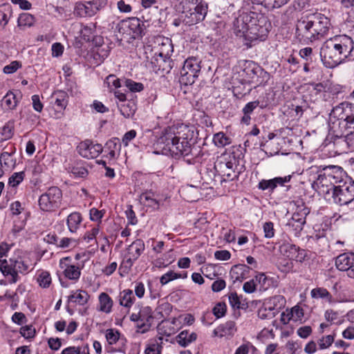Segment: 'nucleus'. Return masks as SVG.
<instances>
[{
    "instance_id": "1",
    "label": "nucleus",
    "mask_w": 354,
    "mask_h": 354,
    "mask_svg": "<svg viewBox=\"0 0 354 354\" xmlns=\"http://www.w3.org/2000/svg\"><path fill=\"white\" fill-rule=\"evenodd\" d=\"M330 120V129L339 138L337 143L354 151V104L343 102L333 107Z\"/></svg>"
},
{
    "instance_id": "2",
    "label": "nucleus",
    "mask_w": 354,
    "mask_h": 354,
    "mask_svg": "<svg viewBox=\"0 0 354 354\" xmlns=\"http://www.w3.org/2000/svg\"><path fill=\"white\" fill-rule=\"evenodd\" d=\"M320 56L324 64L330 68L354 59V41L346 35H335L322 44Z\"/></svg>"
},
{
    "instance_id": "3",
    "label": "nucleus",
    "mask_w": 354,
    "mask_h": 354,
    "mask_svg": "<svg viewBox=\"0 0 354 354\" xmlns=\"http://www.w3.org/2000/svg\"><path fill=\"white\" fill-rule=\"evenodd\" d=\"M194 131L184 124L169 127L159 138L176 158L192 155Z\"/></svg>"
},
{
    "instance_id": "4",
    "label": "nucleus",
    "mask_w": 354,
    "mask_h": 354,
    "mask_svg": "<svg viewBox=\"0 0 354 354\" xmlns=\"http://www.w3.org/2000/svg\"><path fill=\"white\" fill-rule=\"evenodd\" d=\"M270 23L264 15L254 12H243L234 22V30L236 36L249 41L262 40L267 36Z\"/></svg>"
},
{
    "instance_id": "5",
    "label": "nucleus",
    "mask_w": 354,
    "mask_h": 354,
    "mask_svg": "<svg viewBox=\"0 0 354 354\" xmlns=\"http://www.w3.org/2000/svg\"><path fill=\"white\" fill-rule=\"evenodd\" d=\"M331 28L328 17L315 12L301 18L297 26L296 35L301 41L313 42L326 37Z\"/></svg>"
},
{
    "instance_id": "6",
    "label": "nucleus",
    "mask_w": 354,
    "mask_h": 354,
    "mask_svg": "<svg viewBox=\"0 0 354 354\" xmlns=\"http://www.w3.org/2000/svg\"><path fill=\"white\" fill-rule=\"evenodd\" d=\"M319 194H322L327 201L339 205H346L354 201V180L348 176L338 185L322 187Z\"/></svg>"
},
{
    "instance_id": "7",
    "label": "nucleus",
    "mask_w": 354,
    "mask_h": 354,
    "mask_svg": "<svg viewBox=\"0 0 354 354\" xmlns=\"http://www.w3.org/2000/svg\"><path fill=\"white\" fill-rule=\"evenodd\" d=\"M142 17L143 21L137 17H131L118 23L116 26L118 39L130 42L133 39L142 37L144 29L149 26L151 21V18L146 17L144 15Z\"/></svg>"
},
{
    "instance_id": "8",
    "label": "nucleus",
    "mask_w": 354,
    "mask_h": 354,
    "mask_svg": "<svg viewBox=\"0 0 354 354\" xmlns=\"http://www.w3.org/2000/svg\"><path fill=\"white\" fill-rule=\"evenodd\" d=\"M312 172L318 174L317 179L313 183V187L320 193L322 187H326V182H330V185L335 183H342L345 180L346 174L343 169L335 165H314L310 167Z\"/></svg>"
},
{
    "instance_id": "9",
    "label": "nucleus",
    "mask_w": 354,
    "mask_h": 354,
    "mask_svg": "<svg viewBox=\"0 0 354 354\" xmlns=\"http://www.w3.org/2000/svg\"><path fill=\"white\" fill-rule=\"evenodd\" d=\"M201 59L191 56L185 61L180 72L179 82L184 86L193 84L201 71Z\"/></svg>"
},
{
    "instance_id": "10",
    "label": "nucleus",
    "mask_w": 354,
    "mask_h": 354,
    "mask_svg": "<svg viewBox=\"0 0 354 354\" xmlns=\"http://www.w3.org/2000/svg\"><path fill=\"white\" fill-rule=\"evenodd\" d=\"M62 201V192L57 187H49L39 198V206L44 212H53L59 207Z\"/></svg>"
},
{
    "instance_id": "11",
    "label": "nucleus",
    "mask_w": 354,
    "mask_h": 354,
    "mask_svg": "<svg viewBox=\"0 0 354 354\" xmlns=\"http://www.w3.org/2000/svg\"><path fill=\"white\" fill-rule=\"evenodd\" d=\"M236 160L234 156H230L229 159L219 160L215 163L211 171L215 176V171H219L222 176L225 177V180H232L237 178L238 173L235 171L237 167Z\"/></svg>"
},
{
    "instance_id": "12",
    "label": "nucleus",
    "mask_w": 354,
    "mask_h": 354,
    "mask_svg": "<svg viewBox=\"0 0 354 354\" xmlns=\"http://www.w3.org/2000/svg\"><path fill=\"white\" fill-rule=\"evenodd\" d=\"M243 73L245 75L246 81L250 84H254L256 86L261 84V81L259 80V76L267 75V73L263 71L255 62L250 60H245L243 64Z\"/></svg>"
},
{
    "instance_id": "13",
    "label": "nucleus",
    "mask_w": 354,
    "mask_h": 354,
    "mask_svg": "<svg viewBox=\"0 0 354 354\" xmlns=\"http://www.w3.org/2000/svg\"><path fill=\"white\" fill-rule=\"evenodd\" d=\"M78 153L83 158L93 159L102 153L104 148L100 144L94 143L91 140L81 142L77 147Z\"/></svg>"
},
{
    "instance_id": "14",
    "label": "nucleus",
    "mask_w": 354,
    "mask_h": 354,
    "mask_svg": "<svg viewBox=\"0 0 354 354\" xmlns=\"http://www.w3.org/2000/svg\"><path fill=\"white\" fill-rule=\"evenodd\" d=\"M208 6L203 0H196L192 11L187 15V19H184V22L192 26L202 21L205 18L207 13Z\"/></svg>"
},
{
    "instance_id": "15",
    "label": "nucleus",
    "mask_w": 354,
    "mask_h": 354,
    "mask_svg": "<svg viewBox=\"0 0 354 354\" xmlns=\"http://www.w3.org/2000/svg\"><path fill=\"white\" fill-rule=\"evenodd\" d=\"M335 266L339 270L346 271L348 277L353 279L351 271L354 272V253L345 252L338 255L335 259Z\"/></svg>"
},
{
    "instance_id": "16",
    "label": "nucleus",
    "mask_w": 354,
    "mask_h": 354,
    "mask_svg": "<svg viewBox=\"0 0 354 354\" xmlns=\"http://www.w3.org/2000/svg\"><path fill=\"white\" fill-rule=\"evenodd\" d=\"M155 44L156 46L153 47L154 55H160L163 57H171L174 51L171 39L165 37H158L156 39Z\"/></svg>"
},
{
    "instance_id": "17",
    "label": "nucleus",
    "mask_w": 354,
    "mask_h": 354,
    "mask_svg": "<svg viewBox=\"0 0 354 354\" xmlns=\"http://www.w3.org/2000/svg\"><path fill=\"white\" fill-rule=\"evenodd\" d=\"M151 64L156 73L160 72L162 74L169 73L174 66V62L170 57H163L156 55L152 57Z\"/></svg>"
},
{
    "instance_id": "18",
    "label": "nucleus",
    "mask_w": 354,
    "mask_h": 354,
    "mask_svg": "<svg viewBox=\"0 0 354 354\" xmlns=\"http://www.w3.org/2000/svg\"><path fill=\"white\" fill-rule=\"evenodd\" d=\"M291 178L292 176L288 175L284 177H275L270 180L263 179L259 181L257 187L263 191L269 190L270 192H273L277 186H283L285 183L290 182Z\"/></svg>"
},
{
    "instance_id": "19",
    "label": "nucleus",
    "mask_w": 354,
    "mask_h": 354,
    "mask_svg": "<svg viewBox=\"0 0 354 354\" xmlns=\"http://www.w3.org/2000/svg\"><path fill=\"white\" fill-rule=\"evenodd\" d=\"M179 322L176 318H173L171 320L164 319L158 326L157 329L158 333L169 337L175 334L179 329Z\"/></svg>"
},
{
    "instance_id": "20",
    "label": "nucleus",
    "mask_w": 354,
    "mask_h": 354,
    "mask_svg": "<svg viewBox=\"0 0 354 354\" xmlns=\"http://www.w3.org/2000/svg\"><path fill=\"white\" fill-rule=\"evenodd\" d=\"M138 317H140V323L137 324V327L142 329V333L148 331L153 319L151 308L149 306L142 308L138 312Z\"/></svg>"
},
{
    "instance_id": "21",
    "label": "nucleus",
    "mask_w": 354,
    "mask_h": 354,
    "mask_svg": "<svg viewBox=\"0 0 354 354\" xmlns=\"http://www.w3.org/2000/svg\"><path fill=\"white\" fill-rule=\"evenodd\" d=\"M70 257H65L60 259L59 265L62 268H64L63 273L66 278L73 280L77 281L81 275L80 268L75 265L66 264V261H70Z\"/></svg>"
},
{
    "instance_id": "22",
    "label": "nucleus",
    "mask_w": 354,
    "mask_h": 354,
    "mask_svg": "<svg viewBox=\"0 0 354 354\" xmlns=\"http://www.w3.org/2000/svg\"><path fill=\"white\" fill-rule=\"evenodd\" d=\"M251 268L245 264H237L233 266L230 274L234 283L241 282L250 277Z\"/></svg>"
},
{
    "instance_id": "23",
    "label": "nucleus",
    "mask_w": 354,
    "mask_h": 354,
    "mask_svg": "<svg viewBox=\"0 0 354 354\" xmlns=\"http://www.w3.org/2000/svg\"><path fill=\"white\" fill-rule=\"evenodd\" d=\"M257 281L258 289L260 292H265L270 288L278 286V281L274 277L267 276L265 273H259L255 277Z\"/></svg>"
},
{
    "instance_id": "24",
    "label": "nucleus",
    "mask_w": 354,
    "mask_h": 354,
    "mask_svg": "<svg viewBox=\"0 0 354 354\" xmlns=\"http://www.w3.org/2000/svg\"><path fill=\"white\" fill-rule=\"evenodd\" d=\"M266 106L267 105L263 102L261 103L259 100H254L247 103L242 109L243 115L241 119V122L246 125H248L250 123V115L252 113V112L257 107L263 109L266 107Z\"/></svg>"
},
{
    "instance_id": "25",
    "label": "nucleus",
    "mask_w": 354,
    "mask_h": 354,
    "mask_svg": "<svg viewBox=\"0 0 354 354\" xmlns=\"http://www.w3.org/2000/svg\"><path fill=\"white\" fill-rule=\"evenodd\" d=\"M236 331L235 322L233 321L226 322L225 324L219 325L213 330V336L223 337H231Z\"/></svg>"
},
{
    "instance_id": "26",
    "label": "nucleus",
    "mask_w": 354,
    "mask_h": 354,
    "mask_svg": "<svg viewBox=\"0 0 354 354\" xmlns=\"http://www.w3.org/2000/svg\"><path fill=\"white\" fill-rule=\"evenodd\" d=\"M75 12L81 17H91L97 14V9L96 7L92 6L89 1L78 2L75 5Z\"/></svg>"
},
{
    "instance_id": "27",
    "label": "nucleus",
    "mask_w": 354,
    "mask_h": 354,
    "mask_svg": "<svg viewBox=\"0 0 354 354\" xmlns=\"http://www.w3.org/2000/svg\"><path fill=\"white\" fill-rule=\"evenodd\" d=\"M0 271L4 277L11 276L10 283H15L19 279V275L14 270L12 262L8 263L6 259H0Z\"/></svg>"
},
{
    "instance_id": "28",
    "label": "nucleus",
    "mask_w": 354,
    "mask_h": 354,
    "mask_svg": "<svg viewBox=\"0 0 354 354\" xmlns=\"http://www.w3.org/2000/svg\"><path fill=\"white\" fill-rule=\"evenodd\" d=\"M82 219V214L78 212H72L67 216L66 225L70 232H77L81 226Z\"/></svg>"
},
{
    "instance_id": "29",
    "label": "nucleus",
    "mask_w": 354,
    "mask_h": 354,
    "mask_svg": "<svg viewBox=\"0 0 354 354\" xmlns=\"http://www.w3.org/2000/svg\"><path fill=\"white\" fill-rule=\"evenodd\" d=\"M145 249V243L142 239H136L127 248V255L132 259L137 260Z\"/></svg>"
},
{
    "instance_id": "30",
    "label": "nucleus",
    "mask_w": 354,
    "mask_h": 354,
    "mask_svg": "<svg viewBox=\"0 0 354 354\" xmlns=\"http://www.w3.org/2000/svg\"><path fill=\"white\" fill-rule=\"evenodd\" d=\"M118 108L124 118H129L134 115L137 104L134 100H127L122 103H118Z\"/></svg>"
},
{
    "instance_id": "31",
    "label": "nucleus",
    "mask_w": 354,
    "mask_h": 354,
    "mask_svg": "<svg viewBox=\"0 0 354 354\" xmlns=\"http://www.w3.org/2000/svg\"><path fill=\"white\" fill-rule=\"evenodd\" d=\"M99 306L98 310L106 314L112 311L113 301L111 297L106 292H101L98 297Z\"/></svg>"
},
{
    "instance_id": "32",
    "label": "nucleus",
    "mask_w": 354,
    "mask_h": 354,
    "mask_svg": "<svg viewBox=\"0 0 354 354\" xmlns=\"http://www.w3.org/2000/svg\"><path fill=\"white\" fill-rule=\"evenodd\" d=\"M197 339V334L194 332H189V330H185L181 331L176 336L177 343L182 347H187L191 343L195 342Z\"/></svg>"
},
{
    "instance_id": "33",
    "label": "nucleus",
    "mask_w": 354,
    "mask_h": 354,
    "mask_svg": "<svg viewBox=\"0 0 354 354\" xmlns=\"http://www.w3.org/2000/svg\"><path fill=\"white\" fill-rule=\"evenodd\" d=\"M230 304L233 308L246 310L248 308V303L242 295H238L236 292H231L228 295Z\"/></svg>"
},
{
    "instance_id": "34",
    "label": "nucleus",
    "mask_w": 354,
    "mask_h": 354,
    "mask_svg": "<svg viewBox=\"0 0 354 354\" xmlns=\"http://www.w3.org/2000/svg\"><path fill=\"white\" fill-rule=\"evenodd\" d=\"M118 299L120 305L127 308H131L135 301L133 291L130 289H125L120 292Z\"/></svg>"
},
{
    "instance_id": "35",
    "label": "nucleus",
    "mask_w": 354,
    "mask_h": 354,
    "mask_svg": "<svg viewBox=\"0 0 354 354\" xmlns=\"http://www.w3.org/2000/svg\"><path fill=\"white\" fill-rule=\"evenodd\" d=\"M90 298L86 291L82 290H77L68 297V302L77 303L80 306L85 305Z\"/></svg>"
},
{
    "instance_id": "36",
    "label": "nucleus",
    "mask_w": 354,
    "mask_h": 354,
    "mask_svg": "<svg viewBox=\"0 0 354 354\" xmlns=\"http://www.w3.org/2000/svg\"><path fill=\"white\" fill-rule=\"evenodd\" d=\"M120 145L118 144V138H112L108 140L104 147L106 156L109 159H114L116 156V151L120 149Z\"/></svg>"
},
{
    "instance_id": "37",
    "label": "nucleus",
    "mask_w": 354,
    "mask_h": 354,
    "mask_svg": "<svg viewBox=\"0 0 354 354\" xmlns=\"http://www.w3.org/2000/svg\"><path fill=\"white\" fill-rule=\"evenodd\" d=\"M18 103L17 95L12 91H9L1 100V106L6 110H13Z\"/></svg>"
},
{
    "instance_id": "38",
    "label": "nucleus",
    "mask_w": 354,
    "mask_h": 354,
    "mask_svg": "<svg viewBox=\"0 0 354 354\" xmlns=\"http://www.w3.org/2000/svg\"><path fill=\"white\" fill-rule=\"evenodd\" d=\"M67 93L63 91H56L53 93L52 97L55 98L54 104L59 111L64 109L67 106Z\"/></svg>"
},
{
    "instance_id": "39",
    "label": "nucleus",
    "mask_w": 354,
    "mask_h": 354,
    "mask_svg": "<svg viewBox=\"0 0 354 354\" xmlns=\"http://www.w3.org/2000/svg\"><path fill=\"white\" fill-rule=\"evenodd\" d=\"M290 0H254L257 3L268 10L279 8L286 5Z\"/></svg>"
},
{
    "instance_id": "40",
    "label": "nucleus",
    "mask_w": 354,
    "mask_h": 354,
    "mask_svg": "<svg viewBox=\"0 0 354 354\" xmlns=\"http://www.w3.org/2000/svg\"><path fill=\"white\" fill-rule=\"evenodd\" d=\"M9 262H12V266L16 273L25 274L29 272V266L21 257L10 259Z\"/></svg>"
},
{
    "instance_id": "41",
    "label": "nucleus",
    "mask_w": 354,
    "mask_h": 354,
    "mask_svg": "<svg viewBox=\"0 0 354 354\" xmlns=\"http://www.w3.org/2000/svg\"><path fill=\"white\" fill-rule=\"evenodd\" d=\"M310 295L314 299H325L328 302H332L333 296L324 288H313L310 292Z\"/></svg>"
},
{
    "instance_id": "42",
    "label": "nucleus",
    "mask_w": 354,
    "mask_h": 354,
    "mask_svg": "<svg viewBox=\"0 0 354 354\" xmlns=\"http://www.w3.org/2000/svg\"><path fill=\"white\" fill-rule=\"evenodd\" d=\"M297 250H298V246L287 242L283 243L279 246L280 252L290 259H292Z\"/></svg>"
},
{
    "instance_id": "43",
    "label": "nucleus",
    "mask_w": 354,
    "mask_h": 354,
    "mask_svg": "<svg viewBox=\"0 0 354 354\" xmlns=\"http://www.w3.org/2000/svg\"><path fill=\"white\" fill-rule=\"evenodd\" d=\"M35 23V17L29 13H22L19 15L17 20V26L20 28L31 27Z\"/></svg>"
},
{
    "instance_id": "44",
    "label": "nucleus",
    "mask_w": 354,
    "mask_h": 354,
    "mask_svg": "<svg viewBox=\"0 0 354 354\" xmlns=\"http://www.w3.org/2000/svg\"><path fill=\"white\" fill-rule=\"evenodd\" d=\"M12 14V8L8 4H3L0 6V25L5 27Z\"/></svg>"
},
{
    "instance_id": "45",
    "label": "nucleus",
    "mask_w": 354,
    "mask_h": 354,
    "mask_svg": "<svg viewBox=\"0 0 354 354\" xmlns=\"http://www.w3.org/2000/svg\"><path fill=\"white\" fill-rule=\"evenodd\" d=\"M213 142L218 147H224L232 142L231 138L223 132H218L214 135Z\"/></svg>"
},
{
    "instance_id": "46",
    "label": "nucleus",
    "mask_w": 354,
    "mask_h": 354,
    "mask_svg": "<svg viewBox=\"0 0 354 354\" xmlns=\"http://www.w3.org/2000/svg\"><path fill=\"white\" fill-rule=\"evenodd\" d=\"M187 277V273L184 272L183 276H181L178 273H176L174 271H169L167 273L164 274L161 276L160 279V283L162 286H165L168 283L169 281H173L174 279H177L179 278L185 279Z\"/></svg>"
},
{
    "instance_id": "47",
    "label": "nucleus",
    "mask_w": 354,
    "mask_h": 354,
    "mask_svg": "<svg viewBox=\"0 0 354 354\" xmlns=\"http://www.w3.org/2000/svg\"><path fill=\"white\" fill-rule=\"evenodd\" d=\"M266 299L269 301L270 305L271 304L272 307L275 308V310H278L279 312L284 308L286 302L285 297L280 295H275Z\"/></svg>"
},
{
    "instance_id": "48",
    "label": "nucleus",
    "mask_w": 354,
    "mask_h": 354,
    "mask_svg": "<svg viewBox=\"0 0 354 354\" xmlns=\"http://www.w3.org/2000/svg\"><path fill=\"white\" fill-rule=\"evenodd\" d=\"M196 3V0H181L178 9L180 11L184 14V19H187V15H189V13L192 11V8H194V4Z\"/></svg>"
},
{
    "instance_id": "49",
    "label": "nucleus",
    "mask_w": 354,
    "mask_h": 354,
    "mask_svg": "<svg viewBox=\"0 0 354 354\" xmlns=\"http://www.w3.org/2000/svg\"><path fill=\"white\" fill-rule=\"evenodd\" d=\"M124 86H125L131 92H140L144 90V85L141 82H136L131 79H126L124 81Z\"/></svg>"
},
{
    "instance_id": "50",
    "label": "nucleus",
    "mask_w": 354,
    "mask_h": 354,
    "mask_svg": "<svg viewBox=\"0 0 354 354\" xmlns=\"http://www.w3.org/2000/svg\"><path fill=\"white\" fill-rule=\"evenodd\" d=\"M39 285L43 288H47L51 283V277L48 272L42 271L37 277Z\"/></svg>"
},
{
    "instance_id": "51",
    "label": "nucleus",
    "mask_w": 354,
    "mask_h": 354,
    "mask_svg": "<svg viewBox=\"0 0 354 354\" xmlns=\"http://www.w3.org/2000/svg\"><path fill=\"white\" fill-rule=\"evenodd\" d=\"M13 136V127L10 124L0 128V142L10 139Z\"/></svg>"
},
{
    "instance_id": "52",
    "label": "nucleus",
    "mask_w": 354,
    "mask_h": 354,
    "mask_svg": "<svg viewBox=\"0 0 354 354\" xmlns=\"http://www.w3.org/2000/svg\"><path fill=\"white\" fill-rule=\"evenodd\" d=\"M298 10L297 8V4L293 3L292 4H290L288 6L283 13L281 15V19L283 21H288L290 20L293 19L296 11Z\"/></svg>"
},
{
    "instance_id": "53",
    "label": "nucleus",
    "mask_w": 354,
    "mask_h": 354,
    "mask_svg": "<svg viewBox=\"0 0 354 354\" xmlns=\"http://www.w3.org/2000/svg\"><path fill=\"white\" fill-rule=\"evenodd\" d=\"M295 205L296 209L294 213L299 214L301 216H307L309 214L310 209L301 199L295 201Z\"/></svg>"
},
{
    "instance_id": "54",
    "label": "nucleus",
    "mask_w": 354,
    "mask_h": 354,
    "mask_svg": "<svg viewBox=\"0 0 354 354\" xmlns=\"http://www.w3.org/2000/svg\"><path fill=\"white\" fill-rule=\"evenodd\" d=\"M306 216H301L299 214L294 213L292 216V221L288 223L289 225L295 226L296 230H302L306 223Z\"/></svg>"
},
{
    "instance_id": "55",
    "label": "nucleus",
    "mask_w": 354,
    "mask_h": 354,
    "mask_svg": "<svg viewBox=\"0 0 354 354\" xmlns=\"http://www.w3.org/2000/svg\"><path fill=\"white\" fill-rule=\"evenodd\" d=\"M136 261V259H132V257L128 255L125 256L120 266L119 270L123 272L128 273Z\"/></svg>"
},
{
    "instance_id": "56",
    "label": "nucleus",
    "mask_w": 354,
    "mask_h": 354,
    "mask_svg": "<svg viewBox=\"0 0 354 354\" xmlns=\"http://www.w3.org/2000/svg\"><path fill=\"white\" fill-rule=\"evenodd\" d=\"M153 193H146L142 195V198L144 199V203L146 205L158 209L159 207V202L153 198Z\"/></svg>"
},
{
    "instance_id": "57",
    "label": "nucleus",
    "mask_w": 354,
    "mask_h": 354,
    "mask_svg": "<svg viewBox=\"0 0 354 354\" xmlns=\"http://www.w3.org/2000/svg\"><path fill=\"white\" fill-rule=\"evenodd\" d=\"M25 172H15L9 178V184L12 187H17L19 185L24 179Z\"/></svg>"
},
{
    "instance_id": "58",
    "label": "nucleus",
    "mask_w": 354,
    "mask_h": 354,
    "mask_svg": "<svg viewBox=\"0 0 354 354\" xmlns=\"http://www.w3.org/2000/svg\"><path fill=\"white\" fill-rule=\"evenodd\" d=\"M227 306L225 303L219 302L212 309V313L216 318L223 317L226 313Z\"/></svg>"
},
{
    "instance_id": "59",
    "label": "nucleus",
    "mask_w": 354,
    "mask_h": 354,
    "mask_svg": "<svg viewBox=\"0 0 354 354\" xmlns=\"http://www.w3.org/2000/svg\"><path fill=\"white\" fill-rule=\"evenodd\" d=\"M35 333V329L32 325H26L20 328V334L26 339L32 338Z\"/></svg>"
},
{
    "instance_id": "60",
    "label": "nucleus",
    "mask_w": 354,
    "mask_h": 354,
    "mask_svg": "<svg viewBox=\"0 0 354 354\" xmlns=\"http://www.w3.org/2000/svg\"><path fill=\"white\" fill-rule=\"evenodd\" d=\"M120 333L118 330L108 329L106 332V339L109 344H115L119 339Z\"/></svg>"
},
{
    "instance_id": "61",
    "label": "nucleus",
    "mask_w": 354,
    "mask_h": 354,
    "mask_svg": "<svg viewBox=\"0 0 354 354\" xmlns=\"http://www.w3.org/2000/svg\"><path fill=\"white\" fill-rule=\"evenodd\" d=\"M100 234L99 225L93 227L91 230L87 231L84 236V239L90 243L91 241L96 239L97 236Z\"/></svg>"
},
{
    "instance_id": "62",
    "label": "nucleus",
    "mask_w": 354,
    "mask_h": 354,
    "mask_svg": "<svg viewBox=\"0 0 354 354\" xmlns=\"http://www.w3.org/2000/svg\"><path fill=\"white\" fill-rule=\"evenodd\" d=\"M263 229L264 232V236L267 239H271L274 236V224L271 221H268L263 223Z\"/></svg>"
},
{
    "instance_id": "63",
    "label": "nucleus",
    "mask_w": 354,
    "mask_h": 354,
    "mask_svg": "<svg viewBox=\"0 0 354 354\" xmlns=\"http://www.w3.org/2000/svg\"><path fill=\"white\" fill-rule=\"evenodd\" d=\"M125 214L128 219V223L129 225H134L137 224L138 219L136 216L135 212L133 210L132 205H130L127 206V209L125 211Z\"/></svg>"
},
{
    "instance_id": "64",
    "label": "nucleus",
    "mask_w": 354,
    "mask_h": 354,
    "mask_svg": "<svg viewBox=\"0 0 354 354\" xmlns=\"http://www.w3.org/2000/svg\"><path fill=\"white\" fill-rule=\"evenodd\" d=\"M335 335H328L323 337L319 341V346L320 349H324L329 347L334 342Z\"/></svg>"
}]
</instances>
